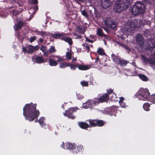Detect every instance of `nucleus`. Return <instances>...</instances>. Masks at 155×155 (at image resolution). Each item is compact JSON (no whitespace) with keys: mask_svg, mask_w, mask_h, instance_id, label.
I'll return each mask as SVG.
<instances>
[{"mask_svg":"<svg viewBox=\"0 0 155 155\" xmlns=\"http://www.w3.org/2000/svg\"><path fill=\"white\" fill-rule=\"evenodd\" d=\"M113 90L112 91V93L110 94V95H111L110 96V99L112 101H117V97L116 96V94L113 92Z\"/></svg>","mask_w":155,"mask_h":155,"instance_id":"4be33fe9","label":"nucleus"},{"mask_svg":"<svg viewBox=\"0 0 155 155\" xmlns=\"http://www.w3.org/2000/svg\"><path fill=\"white\" fill-rule=\"evenodd\" d=\"M70 63H69L64 62L60 63L59 68H64L66 67L69 66Z\"/></svg>","mask_w":155,"mask_h":155,"instance_id":"393cba45","label":"nucleus"},{"mask_svg":"<svg viewBox=\"0 0 155 155\" xmlns=\"http://www.w3.org/2000/svg\"><path fill=\"white\" fill-rule=\"evenodd\" d=\"M138 76L140 79L143 81H147L148 80V78L144 74H139Z\"/></svg>","mask_w":155,"mask_h":155,"instance_id":"c85d7f7f","label":"nucleus"},{"mask_svg":"<svg viewBox=\"0 0 155 155\" xmlns=\"http://www.w3.org/2000/svg\"><path fill=\"white\" fill-rule=\"evenodd\" d=\"M82 46L84 49H86L87 52H89L90 51V45L88 43H83L82 44Z\"/></svg>","mask_w":155,"mask_h":155,"instance_id":"c756f323","label":"nucleus"},{"mask_svg":"<svg viewBox=\"0 0 155 155\" xmlns=\"http://www.w3.org/2000/svg\"><path fill=\"white\" fill-rule=\"evenodd\" d=\"M112 58L113 60L116 63H118L120 59V58L114 54H112L111 55Z\"/></svg>","mask_w":155,"mask_h":155,"instance_id":"5701e85b","label":"nucleus"},{"mask_svg":"<svg viewBox=\"0 0 155 155\" xmlns=\"http://www.w3.org/2000/svg\"><path fill=\"white\" fill-rule=\"evenodd\" d=\"M130 10L132 14L137 16L138 15H142L145 10V6L140 2H137L134 5L130 8Z\"/></svg>","mask_w":155,"mask_h":155,"instance_id":"f03ea898","label":"nucleus"},{"mask_svg":"<svg viewBox=\"0 0 155 155\" xmlns=\"http://www.w3.org/2000/svg\"><path fill=\"white\" fill-rule=\"evenodd\" d=\"M36 37L35 36L29 38V40L30 42H32L36 40Z\"/></svg>","mask_w":155,"mask_h":155,"instance_id":"de8ad7c7","label":"nucleus"},{"mask_svg":"<svg viewBox=\"0 0 155 155\" xmlns=\"http://www.w3.org/2000/svg\"><path fill=\"white\" fill-rule=\"evenodd\" d=\"M34 46L31 45H27L25 46H22V52L24 53L32 54L34 52Z\"/></svg>","mask_w":155,"mask_h":155,"instance_id":"f8f14e48","label":"nucleus"},{"mask_svg":"<svg viewBox=\"0 0 155 155\" xmlns=\"http://www.w3.org/2000/svg\"><path fill=\"white\" fill-rule=\"evenodd\" d=\"M38 9V7L37 5H35L34 6H31L29 10V12L31 13L32 12V14L34 15L36 13Z\"/></svg>","mask_w":155,"mask_h":155,"instance_id":"a211bd4d","label":"nucleus"},{"mask_svg":"<svg viewBox=\"0 0 155 155\" xmlns=\"http://www.w3.org/2000/svg\"><path fill=\"white\" fill-rule=\"evenodd\" d=\"M46 33L45 31H41L40 34L41 36L42 37H43L45 35H46Z\"/></svg>","mask_w":155,"mask_h":155,"instance_id":"4d7b16f0","label":"nucleus"},{"mask_svg":"<svg viewBox=\"0 0 155 155\" xmlns=\"http://www.w3.org/2000/svg\"><path fill=\"white\" fill-rule=\"evenodd\" d=\"M76 31L78 32L83 34H84L86 29L84 26L82 25H78L76 27Z\"/></svg>","mask_w":155,"mask_h":155,"instance_id":"f3484780","label":"nucleus"},{"mask_svg":"<svg viewBox=\"0 0 155 155\" xmlns=\"http://www.w3.org/2000/svg\"><path fill=\"white\" fill-rule=\"evenodd\" d=\"M40 49V50L42 51V52H43L47 50V48L46 46H44L43 45H42Z\"/></svg>","mask_w":155,"mask_h":155,"instance_id":"c03bdc74","label":"nucleus"},{"mask_svg":"<svg viewBox=\"0 0 155 155\" xmlns=\"http://www.w3.org/2000/svg\"><path fill=\"white\" fill-rule=\"evenodd\" d=\"M65 35H64V33H62L60 34V35L59 39H61L62 40H64V38L65 37Z\"/></svg>","mask_w":155,"mask_h":155,"instance_id":"49530a36","label":"nucleus"},{"mask_svg":"<svg viewBox=\"0 0 155 155\" xmlns=\"http://www.w3.org/2000/svg\"><path fill=\"white\" fill-rule=\"evenodd\" d=\"M60 34L59 33H55L54 34H51L52 36L56 39H59L60 35Z\"/></svg>","mask_w":155,"mask_h":155,"instance_id":"a19ab883","label":"nucleus"},{"mask_svg":"<svg viewBox=\"0 0 155 155\" xmlns=\"http://www.w3.org/2000/svg\"><path fill=\"white\" fill-rule=\"evenodd\" d=\"M149 64L150 65L155 69V61L152 58H150V59Z\"/></svg>","mask_w":155,"mask_h":155,"instance_id":"2f4dec72","label":"nucleus"},{"mask_svg":"<svg viewBox=\"0 0 155 155\" xmlns=\"http://www.w3.org/2000/svg\"><path fill=\"white\" fill-rule=\"evenodd\" d=\"M141 57L143 60V64L144 65H147L148 63H149L150 59V58H146L144 55H141Z\"/></svg>","mask_w":155,"mask_h":155,"instance_id":"412c9836","label":"nucleus"},{"mask_svg":"<svg viewBox=\"0 0 155 155\" xmlns=\"http://www.w3.org/2000/svg\"><path fill=\"white\" fill-rule=\"evenodd\" d=\"M83 147L81 145H74V147L72 150L73 153L74 154H76L79 152L82 151L83 149Z\"/></svg>","mask_w":155,"mask_h":155,"instance_id":"2eb2a0df","label":"nucleus"},{"mask_svg":"<svg viewBox=\"0 0 155 155\" xmlns=\"http://www.w3.org/2000/svg\"><path fill=\"white\" fill-rule=\"evenodd\" d=\"M35 32H36V33L35 34L36 35H40V33H41V31H37L36 30L35 31Z\"/></svg>","mask_w":155,"mask_h":155,"instance_id":"680f3d73","label":"nucleus"},{"mask_svg":"<svg viewBox=\"0 0 155 155\" xmlns=\"http://www.w3.org/2000/svg\"><path fill=\"white\" fill-rule=\"evenodd\" d=\"M61 147L63 148L64 147V142H62V144L61 145Z\"/></svg>","mask_w":155,"mask_h":155,"instance_id":"774afa93","label":"nucleus"},{"mask_svg":"<svg viewBox=\"0 0 155 155\" xmlns=\"http://www.w3.org/2000/svg\"><path fill=\"white\" fill-rule=\"evenodd\" d=\"M97 33L98 35L101 37L104 36V37H106L107 36L106 35L103 33L102 30L101 28H98Z\"/></svg>","mask_w":155,"mask_h":155,"instance_id":"bb28decb","label":"nucleus"},{"mask_svg":"<svg viewBox=\"0 0 155 155\" xmlns=\"http://www.w3.org/2000/svg\"><path fill=\"white\" fill-rule=\"evenodd\" d=\"M47 61V59L46 58H43V63H45Z\"/></svg>","mask_w":155,"mask_h":155,"instance_id":"0e129e2a","label":"nucleus"},{"mask_svg":"<svg viewBox=\"0 0 155 155\" xmlns=\"http://www.w3.org/2000/svg\"><path fill=\"white\" fill-rule=\"evenodd\" d=\"M123 48H125V49H126L127 50L130 51L129 47L128 46H127V45H125L124 47H123Z\"/></svg>","mask_w":155,"mask_h":155,"instance_id":"bf43d9fd","label":"nucleus"},{"mask_svg":"<svg viewBox=\"0 0 155 155\" xmlns=\"http://www.w3.org/2000/svg\"><path fill=\"white\" fill-rule=\"evenodd\" d=\"M119 104L122 107H125L126 106L125 103H124L123 101L120 102Z\"/></svg>","mask_w":155,"mask_h":155,"instance_id":"3c124183","label":"nucleus"},{"mask_svg":"<svg viewBox=\"0 0 155 155\" xmlns=\"http://www.w3.org/2000/svg\"><path fill=\"white\" fill-rule=\"evenodd\" d=\"M56 58H58V59L57 60V62H61V61H64L63 59L61 58L59 56V55H57L56 56Z\"/></svg>","mask_w":155,"mask_h":155,"instance_id":"a18cd8bd","label":"nucleus"},{"mask_svg":"<svg viewBox=\"0 0 155 155\" xmlns=\"http://www.w3.org/2000/svg\"><path fill=\"white\" fill-rule=\"evenodd\" d=\"M48 51H49V54L54 53L56 51V50L55 49L54 47L53 46H51L48 49Z\"/></svg>","mask_w":155,"mask_h":155,"instance_id":"c9c22d12","label":"nucleus"},{"mask_svg":"<svg viewBox=\"0 0 155 155\" xmlns=\"http://www.w3.org/2000/svg\"><path fill=\"white\" fill-rule=\"evenodd\" d=\"M38 0H30V2L31 3L34 5L37 4L38 3Z\"/></svg>","mask_w":155,"mask_h":155,"instance_id":"8fccbe9b","label":"nucleus"},{"mask_svg":"<svg viewBox=\"0 0 155 155\" xmlns=\"http://www.w3.org/2000/svg\"><path fill=\"white\" fill-rule=\"evenodd\" d=\"M24 23L22 21H18L17 23L15 24L14 26V28L15 31H17L19 29H21L23 26Z\"/></svg>","mask_w":155,"mask_h":155,"instance_id":"4468645a","label":"nucleus"},{"mask_svg":"<svg viewBox=\"0 0 155 155\" xmlns=\"http://www.w3.org/2000/svg\"><path fill=\"white\" fill-rule=\"evenodd\" d=\"M39 46L38 45H36L35 46H34V51L38 50L39 48Z\"/></svg>","mask_w":155,"mask_h":155,"instance_id":"864d4df0","label":"nucleus"},{"mask_svg":"<svg viewBox=\"0 0 155 155\" xmlns=\"http://www.w3.org/2000/svg\"><path fill=\"white\" fill-rule=\"evenodd\" d=\"M129 0H117L114 6V10L117 13L122 12L127 9L129 6Z\"/></svg>","mask_w":155,"mask_h":155,"instance_id":"7ed1b4c3","label":"nucleus"},{"mask_svg":"<svg viewBox=\"0 0 155 155\" xmlns=\"http://www.w3.org/2000/svg\"><path fill=\"white\" fill-rule=\"evenodd\" d=\"M37 104L31 102L26 104L23 108V115L25 119L30 122L32 121L37 119L35 122L37 121V118L40 114L39 110L36 109Z\"/></svg>","mask_w":155,"mask_h":155,"instance_id":"f257e3e1","label":"nucleus"},{"mask_svg":"<svg viewBox=\"0 0 155 155\" xmlns=\"http://www.w3.org/2000/svg\"><path fill=\"white\" fill-rule=\"evenodd\" d=\"M64 39L63 41L68 43L70 45H71L72 44V39L70 37L65 36Z\"/></svg>","mask_w":155,"mask_h":155,"instance_id":"cd10ccee","label":"nucleus"},{"mask_svg":"<svg viewBox=\"0 0 155 155\" xmlns=\"http://www.w3.org/2000/svg\"><path fill=\"white\" fill-rule=\"evenodd\" d=\"M81 84L84 87H88L89 85L88 82L85 81H81Z\"/></svg>","mask_w":155,"mask_h":155,"instance_id":"79ce46f5","label":"nucleus"},{"mask_svg":"<svg viewBox=\"0 0 155 155\" xmlns=\"http://www.w3.org/2000/svg\"><path fill=\"white\" fill-rule=\"evenodd\" d=\"M43 53L44 54V56L45 57H47L48 55V54H49V51L48 50H47Z\"/></svg>","mask_w":155,"mask_h":155,"instance_id":"603ef678","label":"nucleus"},{"mask_svg":"<svg viewBox=\"0 0 155 155\" xmlns=\"http://www.w3.org/2000/svg\"><path fill=\"white\" fill-rule=\"evenodd\" d=\"M99 104L98 99L97 98H94L93 99L88 100L85 103V105L84 106V107L85 108H91L95 106L97 104Z\"/></svg>","mask_w":155,"mask_h":155,"instance_id":"0eeeda50","label":"nucleus"},{"mask_svg":"<svg viewBox=\"0 0 155 155\" xmlns=\"http://www.w3.org/2000/svg\"><path fill=\"white\" fill-rule=\"evenodd\" d=\"M113 90L111 89L107 90V93H105L99 98H97L99 103L104 102L108 100L110 97V94L112 93Z\"/></svg>","mask_w":155,"mask_h":155,"instance_id":"423d86ee","label":"nucleus"},{"mask_svg":"<svg viewBox=\"0 0 155 155\" xmlns=\"http://www.w3.org/2000/svg\"><path fill=\"white\" fill-rule=\"evenodd\" d=\"M43 58L41 56H38L35 58L36 62L39 64L42 63Z\"/></svg>","mask_w":155,"mask_h":155,"instance_id":"7c9ffc66","label":"nucleus"},{"mask_svg":"<svg viewBox=\"0 0 155 155\" xmlns=\"http://www.w3.org/2000/svg\"><path fill=\"white\" fill-rule=\"evenodd\" d=\"M66 57L68 60H70L71 59L72 54L69 51H68L66 54Z\"/></svg>","mask_w":155,"mask_h":155,"instance_id":"e433bc0d","label":"nucleus"},{"mask_svg":"<svg viewBox=\"0 0 155 155\" xmlns=\"http://www.w3.org/2000/svg\"><path fill=\"white\" fill-rule=\"evenodd\" d=\"M104 23L108 28L112 29H114L116 27L114 21L111 18H107L104 21Z\"/></svg>","mask_w":155,"mask_h":155,"instance_id":"9d476101","label":"nucleus"},{"mask_svg":"<svg viewBox=\"0 0 155 155\" xmlns=\"http://www.w3.org/2000/svg\"><path fill=\"white\" fill-rule=\"evenodd\" d=\"M75 144L74 143H66L65 145V148H67L69 149H71L73 150Z\"/></svg>","mask_w":155,"mask_h":155,"instance_id":"b1692460","label":"nucleus"},{"mask_svg":"<svg viewBox=\"0 0 155 155\" xmlns=\"http://www.w3.org/2000/svg\"><path fill=\"white\" fill-rule=\"evenodd\" d=\"M45 117H41L39 118L38 122L40 124L41 126H42V127H43L44 126H46V124L45 123L44 121Z\"/></svg>","mask_w":155,"mask_h":155,"instance_id":"a878e982","label":"nucleus"},{"mask_svg":"<svg viewBox=\"0 0 155 155\" xmlns=\"http://www.w3.org/2000/svg\"><path fill=\"white\" fill-rule=\"evenodd\" d=\"M69 66L70 67V68L71 70H74L75 69L76 67L77 68V66H78V64L75 63L74 64H70Z\"/></svg>","mask_w":155,"mask_h":155,"instance_id":"58836bf2","label":"nucleus"},{"mask_svg":"<svg viewBox=\"0 0 155 155\" xmlns=\"http://www.w3.org/2000/svg\"><path fill=\"white\" fill-rule=\"evenodd\" d=\"M89 123H90L92 127H101L104 125L106 122L101 120L98 119H89L87 120Z\"/></svg>","mask_w":155,"mask_h":155,"instance_id":"39448f33","label":"nucleus"},{"mask_svg":"<svg viewBox=\"0 0 155 155\" xmlns=\"http://www.w3.org/2000/svg\"><path fill=\"white\" fill-rule=\"evenodd\" d=\"M149 100L155 104V94H152L150 96Z\"/></svg>","mask_w":155,"mask_h":155,"instance_id":"4c0bfd02","label":"nucleus"},{"mask_svg":"<svg viewBox=\"0 0 155 155\" xmlns=\"http://www.w3.org/2000/svg\"><path fill=\"white\" fill-rule=\"evenodd\" d=\"M77 97L78 100H81L84 98V96L80 94H77Z\"/></svg>","mask_w":155,"mask_h":155,"instance_id":"09e8293b","label":"nucleus"},{"mask_svg":"<svg viewBox=\"0 0 155 155\" xmlns=\"http://www.w3.org/2000/svg\"><path fill=\"white\" fill-rule=\"evenodd\" d=\"M82 15L86 17H88L89 16L88 14L85 10H84L81 12Z\"/></svg>","mask_w":155,"mask_h":155,"instance_id":"37998d69","label":"nucleus"},{"mask_svg":"<svg viewBox=\"0 0 155 155\" xmlns=\"http://www.w3.org/2000/svg\"><path fill=\"white\" fill-rule=\"evenodd\" d=\"M12 13L14 15H16L18 14V11L14 10L12 11Z\"/></svg>","mask_w":155,"mask_h":155,"instance_id":"5fc2aeb1","label":"nucleus"},{"mask_svg":"<svg viewBox=\"0 0 155 155\" xmlns=\"http://www.w3.org/2000/svg\"><path fill=\"white\" fill-rule=\"evenodd\" d=\"M77 68H78L79 70L82 71L87 70L90 68V67L87 65H82L79 64H78Z\"/></svg>","mask_w":155,"mask_h":155,"instance_id":"aec40b11","label":"nucleus"},{"mask_svg":"<svg viewBox=\"0 0 155 155\" xmlns=\"http://www.w3.org/2000/svg\"><path fill=\"white\" fill-rule=\"evenodd\" d=\"M77 109L75 108L71 107L69 108L68 110H66L65 112L63 113L64 116H67L68 118L74 119L75 117L73 115V114L74 112H76Z\"/></svg>","mask_w":155,"mask_h":155,"instance_id":"6e6552de","label":"nucleus"},{"mask_svg":"<svg viewBox=\"0 0 155 155\" xmlns=\"http://www.w3.org/2000/svg\"><path fill=\"white\" fill-rule=\"evenodd\" d=\"M118 63L122 66L126 65L127 63L126 61H125L123 59H120Z\"/></svg>","mask_w":155,"mask_h":155,"instance_id":"72a5a7b5","label":"nucleus"},{"mask_svg":"<svg viewBox=\"0 0 155 155\" xmlns=\"http://www.w3.org/2000/svg\"><path fill=\"white\" fill-rule=\"evenodd\" d=\"M110 112L111 113H116L117 111V107L115 106H113L110 108Z\"/></svg>","mask_w":155,"mask_h":155,"instance_id":"ea45409f","label":"nucleus"},{"mask_svg":"<svg viewBox=\"0 0 155 155\" xmlns=\"http://www.w3.org/2000/svg\"><path fill=\"white\" fill-rule=\"evenodd\" d=\"M124 98L123 97H121L120 98V100L119 101V102H123L124 100Z\"/></svg>","mask_w":155,"mask_h":155,"instance_id":"052dcab7","label":"nucleus"},{"mask_svg":"<svg viewBox=\"0 0 155 155\" xmlns=\"http://www.w3.org/2000/svg\"><path fill=\"white\" fill-rule=\"evenodd\" d=\"M117 43L120 46L123 48L125 45L123 43H121L120 42H119L118 41H117Z\"/></svg>","mask_w":155,"mask_h":155,"instance_id":"6e6d98bb","label":"nucleus"},{"mask_svg":"<svg viewBox=\"0 0 155 155\" xmlns=\"http://www.w3.org/2000/svg\"><path fill=\"white\" fill-rule=\"evenodd\" d=\"M76 60H77L76 58H74L72 61V62H73L74 61H76Z\"/></svg>","mask_w":155,"mask_h":155,"instance_id":"338daca9","label":"nucleus"},{"mask_svg":"<svg viewBox=\"0 0 155 155\" xmlns=\"http://www.w3.org/2000/svg\"><path fill=\"white\" fill-rule=\"evenodd\" d=\"M150 105L148 103H145L143 105V107L144 110L146 111H149L150 109L149 108L150 107Z\"/></svg>","mask_w":155,"mask_h":155,"instance_id":"473e14b6","label":"nucleus"},{"mask_svg":"<svg viewBox=\"0 0 155 155\" xmlns=\"http://www.w3.org/2000/svg\"><path fill=\"white\" fill-rule=\"evenodd\" d=\"M137 41L138 45H143V39L142 35L138 34L137 36Z\"/></svg>","mask_w":155,"mask_h":155,"instance_id":"dca6fc26","label":"nucleus"},{"mask_svg":"<svg viewBox=\"0 0 155 155\" xmlns=\"http://www.w3.org/2000/svg\"><path fill=\"white\" fill-rule=\"evenodd\" d=\"M97 52L99 55H104L105 54L104 50L102 48H98Z\"/></svg>","mask_w":155,"mask_h":155,"instance_id":"f704fd0d","label":"nucleus"},{"mask_svg":"<svg viewBox=\"0 0 155 155\" xmlns=\"http://www.w3.org/2000/svg\"><path fill=\"white\" fill-rule=\"evenodd\" d=\"M86 41L89 42H91L92 43L93 42V41L87 38V37L85 38Z\"/></svg>","mask_w":155,"mask_h":155,"instance_id":"13d9d810","label":"nucleus"},{"mask_svg":"<svg viewBox=\"0 0 155 155\" xmlns=\"http://www.w3.org/2000/svg\"><path fill=\"white\" fill-rule=\"evenodd\" d=\"M136 21V20L133 21L128 20L125 23V26L126 28L128 29V31L133 30L135 28L137 27V25L135 23Z\"/></svg>","mask_w":155,"mask_h":155,"instance_id":"1a4fd4ad","label":"nucleus"},{"mask_svg":"<svg viewBox=\"0 0 155 155\" xmlns=\"http://www.w3.org/2000/svg\"><path fill=\"white\" fill-rule=\"evenodd\" d=\"M44 41V40H43V39H42V38H39V41L40 42V43H42L43 42V41Z\"/></svg>","mask_w":155,"mask_h":155,"instance_id":"69168bd1","label":"nucleus"},{"mask_svg":"<svg viewBox=\"0 0 155 155\" xmlns=\"http://www.w3.org/2000/svg\"><path fill=\"white\" fill-rule=\"evenodd\" d=\"M150 93L147 89L140 88L134 95V97L137 98L140 100H149Z\"/></svg>","mask_w":155,"mask_h":155,"instance_id":"20e7f679","label":"nucleus"},{"mask_svg":"<svg viewBox=\"0 0 155 155\" xmlns=\"http://www.w3.org/2000/svg\"><path fill=\"white\" fill-rule=\"evenodd\" d=\"M75 35H77V38H81V35H77L76 34Z\"/></svg>","mask_w":155,"mask_h":155,"instance_id":"e2e57ef3","label":"nucleus"},{"mask_svg":"<svg viewBox=\"0 0 155 155\" xmlns=\"http://www.w3.org/2000/svg\"><path fill=\"white\" fill-rule=\"evenodd\" d=\"M58 63L57 61L55 60L54 58H50L49 59V64L51 66H56Z\"/></svg>","mask_w":155,"mask_h":155,"instance_id":"6ab92c4d","label":"nucleus"},{"mask_svg":"<svg viewBox=\"0 0 155 155\" xmlns=\"http://www.w3.org/2000/svg\"><path fill=\"white\" fill-rule=\"evenodd\" d=\"M89 124L85 122H78V123L79 126L81 129L84 130H86L89 128L92 127L91 124L89 123Z\"/></svg>","mask_w":155,"mask_h":155,"instance_id":"ddd939ff","label":"nucleus"},{"mask_svg":"<svg viewBox=\"0 0 155 155\" xmlns=\"http://www.w3.org/2000/svg\"><path fill=\"white\" fill-rule=\"evenodd\" d=\"M114 0H101V5L104 9H107L110 7Z\"/></svg>","mask_w":155,"mask_h":155,"instance_id":"9b49d317","label":"nucleus"}]
</instances>
